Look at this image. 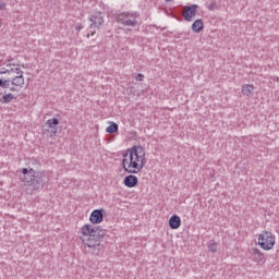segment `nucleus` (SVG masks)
<instances>
[{
    "instance_id": "5701e85b",
    "label": "nucleus",
    "mask_w": 279,
    "mask_h": 279,
    "mask_svg": "<svg viewBox=\"0 0 279 279\" xmlns=\"http://www.w3.org/2000/svg\"><path fill=\"white\" fill-rule=\"evenodd\" d=\"M8 73H10V70L5 69V68H2L0 70V75H8Z\"/></svg>"
},
{
    "instance_id": "4468645a",
    "label": "nucleus",
    "mask_w": 279,
    "mask_h": 279,
    "mask_svg": "<svg viewBox=\"0 0 279 279\" xmlns=\"http://www.w3.org/2000/svg\"><path fill=\"white\" fill-rule=\"evenodd\" d=\"M11 86L23 88L25 86V77L23 75H16L11 80Z\"/></svg>"
},
{
    "instance_id": "6ab92c4d",
    "label": "nucleus",
    "mask_w": 279,
    "mask_h": 279,
    "mask_svg": "<svg viewBox=\"0 0 279 279\" xmlns=\"http://www.w3.org/2000/svg\"><path fill=\"white\" fill-rule=\"evenodd\" d=\"M12 86V82L10 78H0V88L8 89Z\"/></svg>"
},
{
    "instance_id": "aec40b11",
    "label": "nucleus",
    "mask_w": 279,
    "mask_h": 279,
    "mask_svg": "<svg viewBox=\"0 0 279 279\" xmlns=\"http://www.w3.org/2000/svg\"><path fill=\"white\" fill-rule=\"evenodd\" d=\"M208 251L213 252V253L217 252V243L209 244L208 245Z\"/></svg>"
},
{
    "instance_id": "bb28decb",
    "label": "nucleus",
    "mask_w": 279,
    "mask_h": 279,
    "mask_svg": "<svg viewBox=\"0 0 279 279\" xmlns=\"http://www.w3.org/2000/svg\"><path fill=\"white\" fill-rule=\"evenodd\" d=\"M16 88H19V87L14 86V85H12V86L10 85V87H9L11 93H16V90H17Z\"/></svg>"
},
{
    "instance_id": "393cba45",
    "label": "nucleus",
    "mask_w": 279,
    "mask_h": 279,
    "mask_svg": "<svg viewBox=\"0 0 279 279\" xmlns=\"http://www.w3.org/2000/svg\"><path fill=\"white\" fill-rule=\"evenodd\" d=\"M7 66H8L7 71H9L8 75H12V73H14V68H12L11 64H9Z\"/></svg>"
},
{
    "instance_id": "412c9836",
    "label": "nucleus",
    "mask_w": 279,
    "mask_h": 279,
    "mask_svg": "<svg viewBox=\"0 0 279 279\" xmlns=\"http://www.w3.org/2000/svg\"><path fill=\"white\" fill-rule=\"evenodd\" d=\"M208 10L213 11V10H217V2H211L209 5H208Z\"/></svg>"
},
{
    "instance_id": "a878e982",
    "label": "nucleus",
    "mask_w": 279,
    "mask_h": 279,
    "mask_svg": "<svg viewBox=\"0 0 279 279\" xmlns=\"http://www.w3.org/2000/svg\"><path fill=\"white\" fill-rule=\"evenodd\" d=\"M14 73H16V75H23V72L20 68H14Z\"/></svg>"
},
{
    "instance_id": "ddd939ff",
    "label": "nucleus",
    "mask_w": 279,
    "mask_h": 279,
    "mask_svg": "<svg viewBox=\"0 0 279 279\" xmlns=\"http://www.w3.org/2000/svg\"><path fill=\"white\" fill-rule=\"evenodd\" d=\"M46 125L50 128L52 134H58L57 125H60V120H58L57 118L49 119L47 120Z\"/></svg>"
},
{
    "instance_id": "6e6552de",
    "label": "nucleus",
    "mask_w": 279,
    "mask_h": 279,
    "mask_svg": "<svg viewBox=\"0 0 279 279\" xmlns=\"http://www.w3.org/2000/svg\"><path fill=\"white\" fill-rule=\"evenodd\" d=\"M90 21V27H96L99 29L101 25H104V13L101 12H95L94 14L90 15L89 17Z\"/></svg>"
},
{
    "instance_id": "20e7f679",
    "label": "nucleus",
    "mask_w": 279,
    "mask_h": 279,
    "mask_svg": "<svg viewBox=\"0 0 279 279\" xmlns=\"http://www.w3.org/2000/svg\"><path fill=\"white\" fill-rule=\"evenodd\" d=\"M258 245L262 250L269 252V250H274L276 245V236H274L271 231H263V233L258 235Z\"/></svg>"
},
{
    "instance_id": "2f4dec72",
    "label": "nucleus",
    "mask_w": 279,
    "mask_h": 279,
    "mask_svg": "<svg viewBox=\"0 0 279 279\" xmlns=\"http://www.w3.org/2000/svg\"><path fill=\"white\" fill-rule=\"evenodd\" d=\"M166 1H173V0H166Z\"/></svg>"
},
{
    "instance_id": "cd10ccee",
    "label": "nucleus",
    "mask_w": 279,
    "mask_h": 279,
    "mask_svg": "<svg viewBox=\"0 0 279 279\" xmlns=\"http://www.w3.org/2000/svg\"><path fill=\"white\" fill-rule=\"evenodd\" d=\"M5 9V3L4 2H1L0 3V10H4Z\"/></svg>"
},
{
    "instance_id": "7c9ffc66",
    "label": "nucleus",
    "mask_w": 279,
    "mask_h": 279,
    "mask_svg": "<svg viewBox=\"0 0 279 279\" xmlns=\"http://www.w3.org/2000/svg\"><path fill=\"white\" fill-rule=\"evenodd\" d=\"M92 36H95V33L92 32Z\"/></svg>"
},
{
    "instance_id": "423d86ee",
    "label": "nucleus",
    "mask_w": 279,
    "mask_h": 279,
    "mask_svg": "<svg viewBox=\"0 0 279 279\" xmlns=\"http://www.w3.org/2000/svg\"><path fill=\"white\" fill-rule=\"evenodd\" d=\"M132 155L134 162L143 165V167H145V150L143 149V146H133L132 148L128 149L126 153L123 155V158H128V156Z\"/></svg>"
},
{
    "instance_id": "f03ea898",
    "label": "nucleus",
    "mask_w": 279,
    "mask_h": 279,
    "mask_svg": "<svg viewBox=\"0 0 279 279\" xmlns=\"http://www.w3.org/2000/svg\"><path fill=\"white\" fill-rule=\"evenodd\" d=\"M20 180L23 182V187L27 195H36V193H40L45 189V184L49 182V177L45 172L24 168Z\"/></svg>"
},
{
    "instance_id": "a211bd4d",
    "label": "nucleus",
    "mask_w": 279,
    "mask_h": 279,
    "mask_svg": "<svg viewBox=\"0 0 279 279\" xmlns=\"http://www.w3.org/2000/svg\"><path fill=\"white\" fill-rule=\"evenodd\" d=\"M13 99H16V96H14V94L12 93L4 94L2 96V104H12Z\"/></svg>"
},
{
    "instance_id": "1a4fd4ad",
    "label": "nucleus",
    "mask_w": 279,
    "mask_h": 279,
    "mask_svg": "<svg viewBox=\"0 0 279 279\" xmlns=\"http://www.w3.org/2000/svg\"><path fill=\"white\" fill-rule=\"evenodd\" d=\"M90 223H101L104 221V209H94L89 216Z\"/></svg>"
},
{
    "instance_id": "dca6fc26",
    "label": "nucleus",
    "mask_w": 279,
    "mask_h": 279,
    "mask_svg": "<svg viewBox=\"0 0 279 279\" xmlns=\"http://www.w3.org/2000/svg\"><path fill=\"white\" fill-rule=\"evenodd\" d=\"M252 93H254V85L246 84L242 86V95L250 97Z\"/></svg>"
},
{
    "instance_id": "f3484780",
    "label": "nucleus",
    "mask_w": 279,
    "mask_h": 279,
    "mask_svg": "<svg viewBox=\"0 0 279 279\" xmlns=\"http://www.w3.org/2000/svg\"><path fill=\"white\" fill-rule=\"evenodd\" d=\"M106 132L108 134H114L119 132V124H117L116 122H111L110 125L106 129Z\"/></svg>"
},
{
    "instance_id": "b1692460",
    "label": "nucleus",
    "mask_w": 279,
    "mask_h": 279,
    "mask_svg": "<svg viewBox=\"0 0 279 279\" xmlns=\"http://www.w3.org/2000/svg\"><path fill=\"white\" fill-rule=\"evenodd\" d=\"M7 66H8L7 71H9L8 75H12V73H14V68H12L11 64H9Z\"/></svg>"
},
{
    "instance_id": "7ed1b4c3",
    "label": "nucleus",
    "mask_w": 279,
    "mask_h": 279,
    "mask_svg": "<svg viewBox=\"0 0 279 279\" xmlns=\"http://www.w3.org/2000/svg\"><path fill=\"white\" fill-rule=\"evenodd\" d=\"M138 13L133 12H123V13H117L116 14V21L117 23H121V25H124L125 27H136L138 25Z\"/></svg>"
},
{
    "instance_id": "9d476101",
    "label": "nucleus",
    "mask_w": 279,
    "mask_h": 279,
    "mask_svg": "<svg viewBox=\"0 0 279 279\" xmlns=\"http://www.w3.org/2000/svg\"><path fill=\"white\" fill-rule=\"evenodd\" d=\"M250 254L255 263H265V254L258 248H251Z\"/></svg>"
},
{
    "instance_id": "4be33fe9",
    "label": "nucleus",
    "mask_w": 279,
    "mask_h": 279,
    "mask_svg": "<svg viewBox=\"0 0 279 279\" xmlns=\"http://www.w3.org/2000/svg\"><path fill=\"white\" fill-rule=\"evenodd\" d=\"M135 80H136V82H143V80H145V75L140 73L136 75Z\"/></svg>"
},
{
    "instance_id": "9b49d317",
    "label": "nucleus",
    "mask_w": 279,
    "mask_h": 279,
    "mask_svg": "<svg viewBox=\"0 0 279 279\" xmlns=\"http://www.w3.org/2000/svg\"><path fill=\"white\" fill-rule=\"evenodd\" d=\"M138 184V178L134 174H129L124 178V186L128 189H134V186H137Z\"/></svg>"
},
{
    "instance_id": "39448f33",
    "label": "nucleus",
    "mask_w": 279,
    "mask_h": 279,
    "mask_svg": "<svg viewBox=\"0 0 279 279\" xmlns=\"http://www.w3.org/2000/svg\"><path fill=\"white\" fill-rule=\"evenodd\" d=\"M122 167L126 173H141L143 171V163H137L134 161V155L123 157Z\"/></svg>"
},
{
    "instance_id": "c756f323",
    "label": "nucleus",
    "mask_w": 279,
    "mask_h": 279,
    "mask_svg": "<svg viewBox=\"0 0 279 279\" xmlns=\"http://www.w3.org/2000/svg\"><path fill=\"white\" fill-rule=\"evenodd\" d=\"M0 104H3V96H0Z\"/></svg>"
},
{
    "instance_id": "0eeeda50",
    "label": "nucleus",
    "mask_w": 279,
    "mask_h": 279,
    "mask_svg": "<svg viewBox=\"0 0 279 279\" xmlns=\"http://www.w3.org/2000/svg\"><path fill=\"white\" fill-rule=\"evenodd\" d=\"M197 8H199V5L197 4L185 5L184 14H183L184 21H187V22L193 21V16L197 14Z\"/></svg>"
},
{
    "instance_id": "f257e3e1",
    "label": "nucleus",
    "mask_w": 279,
    "mask_h": 279,
    "mask_svg": "<svg viewBox=\"0 0 279 279\" xmlns=\"http://www.w3.org/2000/svg\"><path fill=\"white\" fill-rule=\"evenodd\" d=\"M81 241L85 247L92 250L94 256H99L104 251L101 242L106 238V230L93 225H85L81 228Z\"/></svg>"
},
{
    "instance_id": "f8f14e48",
    "label": "nucleus",
    "mask_w": 279,
    "mask_h": 279,
    "mask_svg": "<svg viewBox=\"0 0 279 279\" xmlns=\"http://www.w3.org/2000/svg\"><path fill=\"white\" fill-rule=\"evenodd\" d=\"M180 226H182V219L180 218V216L173 215L169 219V228L171 230H178V228H180Z\"/></svg>"
},
{
    "instance_id": "c85d7f7f",
    "label": "nucleus",
    "mask_w": 279,
    "mask_h": 279,
    "mask_svg": "<svg viewBox=\"0 0 279 279\" xmlns=\"http://www.w3.org/2000/svg\"><path fill=\"white\" fill-rule=\"evenodd\" d=\"M84 27L83 26H76L75 29L76 32H80L81 29H83Z\"/></svg>"
},
{
    "instance_id": "2eb2a0df",
    "label": "nucleus",
    "mask_w": 279,
    "mask_h": 279,
    "mask_svg": "<svg viewBox=\"0 0 279 279\" xmlns=\"http://www.w3.org/2000/svg\"><path fill=\"white\" fill-rule=\"evenodd\" d=\"M202 29H204V21L202 19L194 21L192 24V32H194V34H199Z\"/></svg>"
}]
</instances>
